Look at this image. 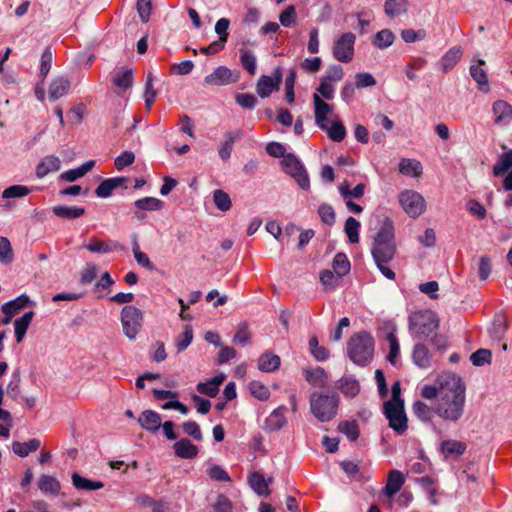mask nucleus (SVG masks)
Listing matches in <instances>:
<instances>
[{
    "label": "nucleus",
    "mask_w": 512,
    "mask_h": 512,
    "mask_svg": "<svg viewBox=\"0 0 512 512\" xmlns=\"http://www.w3.org/2000/svg\"><path fill=\"white\" fill-rule=\"evenodd\" d=\"M133 80V70L131 68H121L113 76L112 83L121 91H126L132 86Z\"/></svg>",
    "instance_id": "obj_28"
},
{
    "label": "nucleus",
    "mask_w": 512,
    "mask_h": 512,
    "mask_svg": "<svg viewBox=\"0 0 512 512\" xmlns=\"http://www.w3.org/2000/svg\"><path fill=\"white\" fill-rule=\"evenodd\" d=\"M399 172L407 176L418 177L422 173V165L415 159H402L399 163Z\"/></svg>",
    "instance_id": "obj_43"
},
{
    "label": "nucleus",
    "mask_w": 512,
    "mask_h": 512,
    "mask_svg": "<svg viewBox=\"0 0 512 512\" xmlns=\"http://www.w3.org/2000/svg\"><path fill=\"white\" fill-rule=\"evenodd\" d=\"M404 481L405 479L402 472H400L399 470L390 471L384 489L385 494L388 495L389 497H392L395 494H397L401 490Z\"/></svg>",
    "instance_id": "obj_27"
},
{
    "label": "nucleus",
    "mask_w": 512,
    "mask_h": 512,
    "mask_svg": "<svg viewBox=\"0 0 512 512\" xmlns=\"http://www.w3.org/2000/svg\"><path fill=\"white\" fill-rule=\"evenodd\" d=\"M52 60L53 52L50 47H47L41 55L40 76L42 77V80H44L50 72Z\"/></svg>",
    "instance_id": "obj_53"
},
{
    "label": "nucleus",
    "mask_w": 512,
    "mask_h": 512,
    "mask_svg": "<svg viewBox=\"0 0 512 512\" xmlns=\"http://www.w3.org/2000/svg\"><path fill=\"white\" fill-rule=\"evenodd\" d=\"M125 177H116V178H109L104 181H102L99 186L95 190V194L100 198H106L109 197L112 193V191L123 185L126 182Z\"/></svg>",
    "instance_id": "obj_30"
},
{
    "label": "nucleus",
    "mask_w": 512,
    "mask_h": 512,
    "mask_svg": "<svg viewBox=\"0 0 512 512\" xmlns=\"http://www.w3.org/2000/svg\"><path fill=\"white\" fill-rule=\"evenodd\" d=\"M73 486L78 490L93 491L104 487V483L101 481H93L88 478L82 477L77 472L72 474Z\"/></svg>",
    "instance_id": "obj_36"
},
{
    "label": "nucleus",
    "mask_w": 512,
    "mask_h": 512,
    "mask_svg": "<svg viewBox=\"0 0 512 512\" xmlns=\"http://www.w3.org/2000/svg\"><path fill=\"white\" fill-rule=\"evenodd\" d=\"M135 160V155L132 151H124L115 158L114 164L117 170H122L131 165Z\"/></svg>",
    "instance_id": "obj_63"
},
{
    "label": "nucleus",
    "mask_w": 512,
    "mask_h": 512,
    "mask_svg": "<svg viewBox=\"0 0 512 512\" xmlns=\"http://www.w3.org/2000/svg\"><path fill=\"white\" fill-rule=\"evenodd\" d=\"M251 338V334L248 330V325L246 323H241L237 327V332L233 337V343L245 345L249 342Z\"/></svg>",
    "instance_id": "obj_60"
},
{
    "label": "nucleus",
    "mask_w": 512,
    "mask_h": 512,
    "mask_svg": "<svg viewBox=\"0 0 512 512\" xmlns=\"http://www.w3.org/2000/svg\"><path fill=\"white\" fill-rule=\"evenodd\" d=\"M235 100L244 109H253L257 104L256 97L250 93L237 94Z\"/></svg>",
    "instance_id": "obj_62"
},
{
    "label": "nucleus",
    "mask_w": 512,
    "mask_h": 512,
    "mask_svg": "<svg viewBox=\"0 0 512 512\" xmlns=\"http://www.w3.org/2000/svg\"><path fill=\"white\" fill-rule=\"evenodd\" d=\"M138 423L143 429L156 433L161 428V416L152 410H145L139 416Z\"/></svg>",
    "instance_id": "obj_20"
},
{
    "label": "nucleus",
    "mask_w": 512,
    "mask_h": 512,
    "mask_svg": "<svg viewBox=\"0 0 512 512\" xmlns=\"http://www.w3.org/2000/svg\"><path fill=\"white\" fill-rule=\"evenodd\" d=\"M249 389L251 394L259 400H267L270 396L268 388L260 382H251Z\"/></svg>",
    "instance_id": "obj_61"
},
{
    "label": "nucleus",
    "mask_w": 512,
    "mask_h": 512,
    "mask_svg": "<svg viewBox=\"0 0 512 512\" xmlns=\"http://www.w3.org/2000/svg\"><path fill=\"white\" fill-rule=\"evenodd\" d=\"M283 170L295 179L299 187L303 190L310 188L308 174L298 158L292 154H287L281 161Z\"/></svg>",
    "instance_id": "obj_9"
},
{
    "label": "nucleus",
    "mask_w": 512,
    "mask_h": 512,
    "mask_svg": "<svg viewBox=\"0 0 512 512\" xmlns=\"http://www.w3.org/2000/svg\"><path fill=\"white\" fill-rule=\"evenodd\" d=\"M182 429L186 435L192 437L194 440L202 441L203 434H202L200 426L197 422L186 421L182 424Z\"/></svg>",
    "instance_id": "obj_57"
},
{
    "label": "nucleus",
    "mask_w": 512,
    "mask_h": 512,
    "mask_svg": "<svg viewBox=\"0 0 512 512\" xmlns=\"http://www.w3.org/2000/svg\"><path fill=\"white\" fill-rule=\"evenodd\" d=\"M492 113L496 126L504 127L512 122V105L504 100H496L492 104Z\"/></svg>",
    "instance_id": "obj_14"
},
{
    "label": "nucleus",
    "mask_w": 512,
    "mask_h": 512,
    "mask_svg": "<svg viewBox=\"0 0 512 512\" xmlns=\"http://www.w3.org/2000/svg\"><path fill=\"white\" fill-rule=\"evenodd\" d=\"M337 387L347 397H355L360 391L359 382L352 377H342Z\"/></svg>",
    "instance_id": "obj_39"
},
{
    "label": "nucleus",
    "mask_w": 512,
    "mask_h": 512,
    "mask_svg": "<svg viewBox=\"0 0 512 512\" xmlns=\"http://www.w3.org/2000/svg\"><path fill=\"white\" fill-rule=\"evenodd\" d=\"M356 36L352 32H346L338 36L332 46L333 57L343 63H349L354 57V45Z\"/></svg>",
    "instance_id": "obj_8"
},
{
    "label": "nucleus",
    "mask_w": 512,
    "mask_h": 512,
    "mask_svg": "<svg viewBox=\"0 0 512 512\" xmlns=\"http://www.w3.org/2000/svg\"><path fill=\"white\" fill-rule=\"evenodd\" d=\"M33 304L28 295L22 294L17 298L4 303L1 307V310L4 314L2 319V323L8 325L13 316L17 313L18 310L25 308L26 306Z\"/></svg>",
    "instance_id": "obj_13"
},
{
    "label": "nucleus",
    "mask_w": 512,
    "mask_h": 512,
    "mask_svg": "<svg viewBox=\"0 0 512 512\" xmlns=\"http://www.w3.org/2000/svg\"><path fill=\"white\" fill-rule=\"evenodd\" d=\"M213 200L217 208L221 211H227L231 207V199L229 195L221 189L214 191Z\"/></svg>",
    "instance_id": "obj_54"
},
{
    "label": "nucleus",
    "mask_w": 512,
    "mask_h": 512,
    "mask_svg": "<svg viewBox=\"0 0 512 512\" xmlns=\"http://www.w3.org/2000/svg\"><path fill=\"white\" fill-rule=\"evenodd\" d=\"M249 483L252 489L259 496H268L270 494V489L268 487V482L265 480L263 475L259 472H252L249 475Z\"/></svg>",
    "instance_id": "obj_40"
},
{
    "label": "nucleus",
    "mask_w": 512,
    "mask_h": 512,
    "mask_svg": "<svg viewBox=\"0 0 512 512\" xmlns=\"http://www.w3.org/2000/svg\"><path fill=\"white\" fill-rule=\"evenodd\" d=\"M163 202L154 197H144L135 202V207L137 209V218L139 220L144 219L145 214L144 211H154L162 208Z\"/></svg>",
    "instance_id": "obj_26"
},
{
    "label": "nucleus",
    "mask_w": 512,
    "mask_h": 512,
    "mask_svg": "<svg viewBox=\"0 0 512 512\" xmlns=\"http://www.w3.org/2000/svg\"><path fill=\"white\" fill-rule=\"evenodd\" d=\"M466 444L458 440H444L440 444V449L445 458L459 457L466 451Z\"/></svg>",
    "instance_id": "obj_25"
},
{
    "label": "nucleus",
    "mask_w": 512,
    "mask_h": 512,
    "mask_svg": "<svg viewBox=\"0 0 512 512\" xmlns=\"http://www.w3.org/2000/svg\"><path fill=\"white\" fill-rule=\"evenodd\" d=\"M241 65L251 75L256 73V57L252 51H242L240 57Z\"/></svg>",
    "instance_id": "obj_50"
},
{
    "label": "nucleus",
    "mask_w": 512,
    "mask_h": 512,
    "mask_svg": "<svg viewBox=\"0 0 512 512\" xmlns=\"http://www.w3.org/2000/svg\"><path fill=\"white\" fill-rule=\"evenodd\" d=\"M264 230L282 243H289L299 232L298 226H285L284 230L282 226H264Z\"/></svg>",
    "instance_id": "obj_21"
},
{
    "label": "nucleus",
    "mask_w": 512,
    "mask_h": 512,
    "mask_svg": "<svg viewBox=\"0 0 512 512\" xmlns=\"http://www.w3.org/2000/svg\"><path fill=\"white\" fill-rule=\"evenodd\" d=\"M53 213L66 220H74L85 213L82 207L55 206L52 208Z\"/></svg>",
    "instance_id": "obj_41"
},
{
    "label": "nucleus",
    "mask_w": 512,
    "mask_h": 512,
    "mask_svg": "<svg viewBox=\"0 0 512 512\" xmlns=\"http://www.w3.org/2000/svg\"><path fill=\"white\" fill-rule=\"evenodd\" d=\"M280 24L290 27L296 22V8L293 5L287 6L279 15Z\"/></svg>",
    "instance_id": "obj_55"
},
{
    "label": "nucleus",
    "mask_w": 512,
    "mask_h": 512,
    "mask_svg": "<svg viewBox=\"0 0 512 512\" xmlns=\"http://www.w3.org/2000/svg\"><path fill=\"white\" fill-rule=\"evenodd\" d=\"M13 260V252L9 240L5 237H0V262L8 264Z\"/></svg>",
    "instance_id": "obj_58"
},
{
    "label": "nucleus",
    "mask_w": 512,
    "mask_h": 512,
    "mask_svg": "<svg viewBox=\"0 0 512 512\" xmlns=\"http://www.w3.org/2000/svg\"><path fill=\"white\" fill-rule=\"evenodd\" d=\"M326 130L329 138L336 142L342 141L346 136V129L340 121L333 122L331 127Z\"/></svg>",
    "instance_id": "obj_56"
},
{
    "label": "nucleus",
    "mask_w": 512,
    "mask_h": 512,
    "mask_svg": "<svg viewBox=\"0 0 512 512\" xmlns=\"http://www.w3.org/2000/svg\"><path fill=\"white\" fill-rule=\"evenodd\" d=\"M383 413L389 421V427L397 434L402 435L406 432L407 417L404 409V403L384 402Z\"/></svg>",
    "instance_id": "obj_7"
},
{
    "label": "nucleus",
    "mask_w": 512,
    "mask_h": 512,
    "mask_svg": "<svg viewBox=\"0 0 512 512\" xmlns=\"http://www.w3.org/2000/svg\"><path fill=\"white\" fill-rule=\"evenodd\" d=\"M280 357L270 351L263 353L258 359V369L262 372H273L280 366Z\"/></svg>",
    "instance_id": "obj_32"
},
{
    "label": "nucleus",
    "mask_w": 512,
    "mask_h": 512,
    "mask_svg": "<svg viewBox=\"0 0 512 512\" xmlns=\"http://www.w3.org/2000/svg\"><path fill=\"white\" fill-rule=\"evenodd\" d=\"M142 323L143 313L139 308L132 305H128L122 308L121 324L123 333L128 339L134 340L137 337Z\"/></svg>",
    "instance_id": "obj_6"
},
{
    "label": "nucleus",
    "mask_w": 512,
    "mask_h": 512,
    "mask_svg": "<svg viewBox=\"0 0 512 512\" xmlns=\"http://www.w3.org/2000/svg\"><path fill=\"white\" fill-rule=\"evenodd\" d=\"M512 168V149L502 153L493 167V175L499 177Z\"/></svg>",
    "instance_id": "obj_44"
},
{
    "label": "nucleus",
    "mask_w": 512,
    "mask_h": 512,
    "mask_svg": "<svg viewBox=\"0 0 512 512\" xmlns=\"http://www.w3.org/2000/svg\"><path fill=\"white\" fill-rule=\"evenodd\" d=\"M286 411L287 408L285 406H280L273 410L264 422V429L269 432L282 429L287 424Z\"/></svg>",
    "instance_id": "obj_17"
},
{
    "label": "nucleus",
    "mask_w": 512,
    "mask_h": 512,
    "mask_svg": "<svg viewBox=\"0 0 512 512\" xmlns=\"http://www.w3.org/2000/svg\"><path fill=\"white\" fill-rule=\"evenodd\" d=\"M86 248L94 253H110L114 251L124 250V246L121 245L118 241H104L97 238L90 239L88 244L86 245Z\"/></svg>",
    "instance_id": "obj_16"
},
{
    "label": "nucleus",
    "mask_w": 512,
    "mask_h": 512,
    "mask_svg": "<svg viewBox=\"0 0 512 512\" xmlns=\"http://www.w3.org/2000/svg\"><path fill=\"white\" fill-rule=\"evenodd\" d=\"M339 432L347 436L351 441H356L359 437V427L355 421H345L338 425Z\"/></svg>",
    "instance_id": "obj_48"
},
{
    "label": "nucleus",
    "mask_w": 512,
    "mask_h": 512,
    "mask_svg": "<svg viewBox=\"0 0 512 512\" xmlns=\"http://www.w3.org/2000/svg\"><path fill=\"white\" fill-rule=\"evenodd\" d=\"M224 137L225 140L219 146L218 153L219 157L226 161L231 156L234 143L242 137V132L240 130L228 131L224 134Z\"/></svg>",
    "instance_id": "obj_23"
},
{
    "label": "nucleus",
    "mask_w": 512,
    "mask_h": 512,
    "mask_svg": "<svg viewBox=\"0 0 512 512\" xmlns=\"http://www.w3.org/2000/svg\"><path fill=\"white\" fill-rule=\"evenodd\" d=\"M478 64H473L470 66V74L472 78L477 82L480 89L484 91H488V76L486 71L481 67L485 65L484 60H478Z\"/></svg>",
    "instance_id": "obj_38"
},
{
    "label": "nucleus",
    "mask_w": 512,
    "mask_h": 512,
    "mask_svg": "<svg viewBox=\"0 0 512 512\" xmlns=\"http://www.w3.org/2000/svg\"><path fill=\"white\" fill-rule=\"evenodd\" d=\"M344 72L343 68L340 65H332L326 72V75L322 78V80L329 82H339L343 79Z\"/></svg>",
    "instance_id": "obj_64"
},
{
    "label": "nucleus",
    "mask_w": 512,
    "mask_h": 512,
    "mask_svg": "<svg viewBox=\"0 0 512 512\" xmlns=\"http://www.w3.org/2000/svg\"><path fill=\"white\" fill-rule=\"evenodd\" d=\"M33 317H34V312L28 311L22 317H20L14 321V331H15V337H16L17 343H20L23 340V338L33 320Z\"/></svg>",
    "instance_id": "obj_33"
},
{
    "label": "nucleus",
    "mask_w": 512,
    "mask_h": 512,
    "mask_svg": "<svg viewBox=\"0 0 512 512\" xmlns=\"http://www.w3.org/2000/svg\"><path fill=\"white\" fill-rule=\"evenodd\" d=\"M313 102L315 106V121L317 126L322 129H327L328 119L327 116L332 112L329 104L324 102L318 94L313 95Z\"/></svg>",
    "instance_id": "obj_15"
},
{
    "label": "nucleus",
    "mask_w": 512,
    "mask_h": 512,
    "mask_svg": "<svg viewBox=\"0 0 512 512\" xmlns=\"http://www.w3.org/2000/svg\"><path fill=\"white\" fill-rule=\"evenodd\" d=\"M438 328V319L429 312H416L409 316V329L417 338L428 337Z\"/></svg>",
    "instance_id": "obj_5"
},
{
    "label": "nucleus",
    "mask_w": 512,
    "mask_h": 512,
    "mask_svg": "<svg viewBox=\"0 0 512 512\" xmlns=\"http://www.w3.org/2000/svg\"><path fill=\"white\" fill-rule=\"evenodd\" d=\"M61 167L60 159L55 155H47L36 167V175L43 178L50 172L58 171Z\"/></svg>",
    "instance_id": "obj_24"
},
{
    "label": "nucleus",
    "mask_w": 512,
    "mask_h": 512,
    "mask_svg": "<svg viewBox=\"0 0 512 512\" xmlns=\"http://www.w3.org/2000/svg\"><path fill=\"white\" fill-rule=\"evenodd\" d=\"M71 86V82L67 76H58L51 82L48 95L51 101H56L65 96Z\"/></svg>",
    "instance_id": "obj_18"
},
{
    "label": "nucleus",
    "mask_w": 512,
    "mask_h": 512,
    "mask_svg": "<svg viewBox=\"0 0 512 512\" xmlns=\"http://www.w3.org/2000/svg\"><path fill=\"white\" fill-rule=\"evenodd\" d=\"M395 40V35L389 29H383L376 33L372 39V44L379 49L390 47Z\"/></svg>",
    "instance_id": "obj_46"
},
{
    "label": "nucleus",
    "mask_w": 512,
    "mask_h": 512,
    "mask_svg": "<svg viewBox=\"0 0 512 512\" xmlns=\"http://www.w3.org/2000/svg\"><path fill=\"white\" fill-rule=\"evenodd\" d=\"M414 415L424 423L431 422L435 412V407L432 408L422 401H415L412 405Z\"/></svg>",
    "instance_id": "obj_37"
},
{
    "label": "nucleus",
    "mask_w": 512,
    "mask_h": 512,
    "mask_svg": "<svg viewBox=\"0 0 512 512\" xmlns=\"http://www.w3.org/2000/svg\"><path fill=\"white\" fill-rule=\"evenodd\" d=\"M238 78V73L233 72L226 66H219L205 77L204 82L208 85L222 86L235 83Z\"/></svg>",
    "instance_id": "obj_12"
},
{
    "label": "nucleus",
    "mask_w": 512,
    "mask_h": 512,
    "mask_svg": "<svg viewBox=\"0 0 512 512\" xmlns=\"http://www.w3.org/2000/svg\"><path fill=\"white\" fill-rule=\"evenodd\" d=\"M174 453L181 459H193L198 455V447L189 439L181 438L173 444Z\"/></svg>",
    "instance_id": "obj_19"
},
{
    "label": "nucleus",
    "mask_w": 512,
    "mask_h": 512,
    "mask_svg": "<svg viewBox=\"0 0 512 512\" xmlns=\"http://www.w3.org/2000/svg\"><path fill=\"white\" fill-rule=\"evenodd\" d=\"M94 165H95V161L94 160H89V161L85 162L84 164H82L78 168L70 169V170L64 172L61 175V178L66 180V181H68V182H74L78 178H81L87 172H89L94 167Z\"/></svg>",
    "instance_id": "obj_42"
},
{
    "label": "nucleus",
    "mask_w": 512,
    "mask_h": 512,
    "mask_svg": "<svg viewBox=\"0 0 512 512\" xmlns=\"http://www.w3.org/2000/svg\"><path fill=\"white\" fill-rule=\"evenodd\" d=\"M384 9L391 18L403 15L407 12V0H386Z\"/></svg>",
    "instance_id": "obj_45"
},
{
    "label": "nucleus",
    "mask_w": 512,
    "mask_h": 512,
    "mask_svg": "<svg viewBox=\"0 0 512 512\" xmlns=\"http://www.w3.org/2000/svg\"><path fill=\"white\" fill-rule=\"evenodd\" d=\"M462 49L458 46L450 48L440 59L439 65L443 72L451 70L462 57Z\"/></svg>",
    "instance_id": "obj_31"
},
{
    "label": "nucleus",
    "mask_w": 512,
    "mask_h": 512,
    "mask_svg": "<svg viewBox=\"0 0 512 512\" xmlns=\"http://www.w3.org/2000/svg\"><path fill=\"white\" fill-rule=\"evenodd\" d=\"M282 69L276 68L273 72V76L262 75L256 84V92L261 98L269 97L273 91H277L280 88L282 82Z\"/></svg>",
    "instance_id": "obj_11"
},
{
    "label": "nucleus",
    "mask_w": 512,
    "mask_h": 512,
    "mask_svg": "<svg viewBox=\"0 0 512 512\" xmlns=\"http://www.w3.org/2000/svg\"><path fill=\"white\" fill-rule=\"evenodd\" d=\"M41 446V441L37 438L30 439L27 442L15 441L12 443V451L19 457L24 458L30 453L37 451Z\"/></svg>",
    "instance_id": "obj_29"
},
{
    "label": "nucleus",
    "mask_w": 512,
    "mask_h": 512,
    "mask_svg": "<svg viewBox=\"0 0 512 512\" xmlns=\"http://www.w3.org/2000/svg\"><path fill=\"white\" fill-rule=\"evenodd\" d=\"M332 267L334 272L342 278L344 275L349 273L350 262L345 254L338 253L333 259Z\"/></svg>",
    "instance_id": "obj_47"
},
{
    "label": "nucleus",
    "mask_w": 512,
    "mask_h": 512,
    "mask_svg": "<svg viewBox=\"0 0 512 512\" xmlns=\"http://www.w3.org/2000/svg\"><path fill=\"white\" fill-rule=\"evenodd\" d=\"M436 383L440 385L436 414L445 421H459L464 415L466 404V386L462 378L454 373H442Z\"/></svg>",
    "instance_id": "obj_1"
},
{
    "label": "nucleus",
    "mask_w": 512,
    "mask_h": 512,
    "mask_svg": "<svg viewBox=\"0 0 512 512\" xmlns=\"http://www.w3.org/2000/svg\"><path fill=\"white\" fill-rule=\"evenodd\" d=\"M412 358L414 363L420 368H429L431 365V355L428 348L423 344H416L414 346Z\"/></svg>",
    "instance_id": "obj_35"
},
{
    "label": "nucleus",
    "mask_w": 512,
    "mask_h": 512,
    "mask_svg": "<svg viewBox=\"0 0 512 512\" xmlns=\"http://www.w3.org/2000/svg\"><path fill=\"white\" fill-rule=\"evenodd\" d=\"M192 340H193V330H192L191 326L187 325L185 327L184 332L182 334H180L175 341L177 353H181L182 351L187 349V347L191 344Z\"/></svg>",
    "instance_id": "obj_49"
},
{
    "label": "nucleus",
    "mask_w": 512,
    "mask_h": 512,
    "mask_svg": "<svg viewBox=\"0 0 512 512\" xmlns=\"http://www.w3.org/2000/svg\"><path fill=\"white\" fill-rule=\"evenodd\" d=\"M338 405L339 397L334 392H314L310 396L311 413L320 422H329L332 420L337 414Z\"/></svg>",
    "instance_id": "obj_3"
},
{
    "label": "nucleus",
    "mask_w": 512,
    "mask_h": 512,
    "mask_svg": "<svg viewBox=\"0 0 512 512\" xmlns=\"http://www.w3.org/2000/svg\"><path fill=\"white\" fill-rule=\"evenodd\" d=\"M304 376L305 380L315 387H325L328 381V375L326 371L321 367L305 370Z\"/></svg>",
    "instance_id": "obj_34"
},
{
    "label": "nucleus",
    "mask_w": 512,
    "mask_h": 512,
    "mask_svg": "<svg viewBox=\"0 0 512 512\" xmlns=\"http://www.w3.org/2000/svg\"><path fill=\"white\" fill-rule=\"evenodd\" d=\"M39 490L45 495L57 496L61 490L58 479L49 474H43L37 482Z\"/></svg>",
    "instance_id": "obj_22"
},
{
    "label": "nucleus",
    "mask_w": 512,
    "mask_h": 512,
    "mask_svg": "<svg viewBox=\"0 0 512 512\" xmlns=\"http://www.w3.org/2000/svg\"><path fill=\"white\" fill-rule=\"evenodd\" d=\"M491 351L488 349H478L471 354L470 360L474 366H482L491 361Z\"/></svg>",
    "instance_id": "obj_59"
},
{
    "label": "nucleus",
    "mask_w": 512,
    "mask_h": 512,
    "mask_svg": "<svg viewBox=\"0 0 512 512\" xmlns=\"http://www.w3.org/2000/svg\"><path fill=\"white\" fill-rule=\"evenodd\" d=\"M396 252L393 226H382L374 237L372 255L375 261H391Z\"/></svg>",
    "instance_id": "obj_4"
},
{
    "label": "nucleus",
    "mask_w": 512,
    "mask_h": 512,
    "mask_svg": "<svg viewBox=\"0 0 512 512\" xmlns=\"http://www.w3.org/2000/svg\"><path fill=\"white\" fill-rule=\"evenodd\" d=\"M399 202L403 210L413 218L421 215L426 209L423 196L414 190H404L399 195Z\"/></svg>",
    "instance_id": "obj_10"
},
{
    "label": "nucleus",
    "mask_w": 512,
    "mask_h": 512,
    "mask_svg": "<svg viewBox=\"0 0 512 512\" xmlns=\"http://www.w3.org/2000/svg\"><path fill=\"white\" fill-rule=\"evenodd\" d=\"M375 342L366 331L354 334L347 344V354L350 360L358 366L368 365L374 355Z\"/></svg>",
    "instance_id": "obj_2"
},
{
    "label": "nucleus",
    "mask_w": 512,
    "mask_h": 512,
    "mask_svg": "<svg viewBox=\"0 0 512 512\" xmlns=\"http://www.w3.org/2000/svg\"><path fill=\"white\" fill-rule=\"evenodd\" d=\"M321 283L328 289H334L339 285L341 277L331 270H324L320 274Z\"/></svg>",
    "instance_id": "obj_51"
},
{
    "label": "nucleus",
    "mask_w": 512,
    "mask_h": 512,
    "mask_svg": "<svg viewBox=\"0 0 512 512\" xmlns=\"http://www.w3.org/2000/svg\"><path fill=\"white\" fill-rule=\"evenodd\" d=\"M30 193V189L23 185H12L2 192V198H21Z\"/></svg>",
    "instance_id": "obj_52"
}]
</instances>
